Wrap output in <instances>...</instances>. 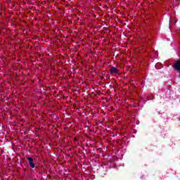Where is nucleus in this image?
<instances>
[{
	"instance_id": "f257e3e1",
	"label": "nucleus",
	"mask_w": 180,
	"mask_h": 180,
	"mask_svg": "<svg viewBox=\"0 0 180 180\" xmlns=\"http://www.w3.org/2000/svg\"><path fill=\"white\" fill-rule=\"evenodd\" d=\"M173 67L175 71H180V60H176Z\"/></svg>"
},
{
	"instance_id": "f03ea898",
	"label": "nucleus",
	"mask_w": 180,
	"mask_h": 180,
	"mask_svg": "<svg viewBox=\"0 0 180 180\" xmlns=\"http://www.w3.org/2000/svg\"><path fill=\"white\" fill-rule=\"evenodd\" d=\"M27 160H28L30 166L31 167V168H34L35 165H34V162H33V158L28 157V158H27Z\"/></svg>"
},
{
	"instance_id": "7ed1b4c3",
	"label": "nucleus",
	"mask_w": 180,
	"mask_h": 180,
	"mask_svg": "<svg viewBox=\"0 0 180 180\" xmlns=\"http://www.w3.org/2000/svg\"><path fill=\"white\" fill-rule=\"evenodd\" d=\"M110 74H119V69L115 68V67H111L110 70Z\"/></svg>"
},
{
	"instance_id": "20e7f679",
	"label": "nucleus",
	"mask_w": 180,
	"mask_h": 180,
	"mask_svg": "<svg viewBox=\"0 0 180 180\" xmlns=\"http://www.w3.org/2000/svg\"><path fill=\"white\" fill-rule=\"evenodd\" d=\"M155 67L156 70H160V68H162V64L157 63Z\"/></svg>"
}]
</instances>
